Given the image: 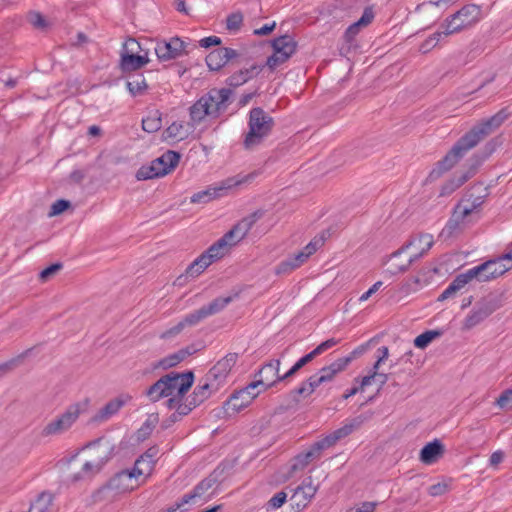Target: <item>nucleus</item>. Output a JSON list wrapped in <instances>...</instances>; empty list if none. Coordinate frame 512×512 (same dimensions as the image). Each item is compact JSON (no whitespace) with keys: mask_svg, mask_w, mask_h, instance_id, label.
Here are the masks:
<instances>
[{"mask_svg":"<svg viewBox=\"0 0 512 512\" xmlns=\"http://www.w3.org/2000/svg\"><path fill=\"white\" fill-rule=\"evenodd\" d=\"M496 405L501 409H511L512 408V390H505L496 400Z\"/></svg>","mask_w":512,"mask_h":512,"instance_id":"obj_52","label":"nucleus"},{"mask_svg":"<svg viewBox=\"0 0 512 512\" xmlns=\"http://www.w3.org/2000/svg\"><path fill=\"white\" fill-rule=\"evenodd\" d=\"M297 43L294 38L290 35H283L275 38L272 41L273 50H278V53H287L292 56L296 51Z\"/></svg>","mask_w":512,"mask_h":512,"instance_id":"obj_34","label":"nucleus"},{"mask_svg":"<svg viewBox=\"0 0 512 512\" xmlns=\"http://www.w3.org/2000/svg\"><path fill=\"white\" fill-rule=\"evenodd\" d=\"M362 423V420L356 418L353 419L350 423L345 424L344 426L336 429L326 437L319 440V443L325 449L332 447L335 445L339 440L342 438H345L346 436L350 435L356 428H358Z\"/></svg>","mask_w":512,"mask_h":512,"instance_id":"obj_21","label":"nucleus"},{"mask_svg":"<svg viewBox=\"0 0 512 512\" xmlns=\"http://www.w3.org/2000/svg\"><path fill=\"white\" fill-rule=\"evenodd\" d=\"M245 79L243 78L242 74L240 71L238 72H235L234 74H232L231 76H229L227 79H226V84L231 87V88H237V87H240L241 85L245 84Z\"/></svg>","mask_w":512,"mask_h":512,"instance_id":"obj_59","label":"nucleus"},{"mask_svg":"<svg viewBox=\"0 0 512 512\" xmlns=\"http://www.w3.org/2000/svg\"><path fill=\"white\" fill-rule=\"evenodd\" d=\"M145 394L149 398V400L153 403L158 402L162 398L169 397L170 395H169V391H168V386L166 384L164 376H162L154 384H152L146 390Z\"/></svg>","mask_w":512,"mask_h":512,"instance_id":"obj_32","label":"nucleus"},{"mask_svg":"<svg viewBox=\"0 0 512 512\" xmlns=\"http://www.w3.org/2000/svg\"><path fill=\"white\" fill-rule=\"evenodd\" d=\"M69 206H70L69 201L64 200V199H59L52 204L49 215L50 216L59 215L62 212H64L66 209H68Z\"/></svg>","mask_w":512,"mask_h":512,"instance_id":"obj_56","label":"nucleus"},{"mask_svg":"<svg viewBox=\"0 0 512 512\" xmlns=\"http://www.w3.org/2000/svg\"><path fill=\"white\" fill-rule=\"evenodd\" d=\"M237 359V353H228L207 372L208 380L210 379L222 387L232 367L236 364Z\"/></svg>","mask_w":512,"mask_h":512,"instance_id":"obj_17","label":"nucleus"},{"mask_svg":"<svg viewBox=\"0 0 512 512\" xmlns=\"http://www.w3.org/2000/svg\"><path fill=\"white\" fill-rule=\"evenodd\" d=\"M236 296L237 295L217 297L207 305L202 306L206 312L207 317L218 314L224 310V308L227 307Z\"/></svg>","mask_w":512,"mask_h":512,"instance_id":"obj_39","label":"nucleus"},{"mask_svg":"<svg viewBox=\"0 0 512 512\" xmlns=\"http://www.w3.org/2000/svg\"><path fill=\"white\" fill-rule=\"evenodd\" d=\"M477 280L479 282H488L489 276H486L483 268V263L472 267L457 275L453 281L448 285V287L439 295L438 300L444 301L450 297H452L457 291L464 288L469 282L472 280Z\"/></svg>","mask_w":512,"mask_h":512,"instance_id":"obj_8","label":"nucleus"},{"mask_svg":"<svg viewBox=\"0 0 512 512\" xmlns=\"http://www.w3.org/2000/svg\"><path fill=\"white\" fill-rule=\"evenodd\" d=\"M196 350L194 348H184L179 351L168 355L167 357L161 359L157 366H160L164 369L171 368L182 362L186 357L192 355Z\"/></svg>","mask_w":512,"mask_h":512,"instance_id":"obj_33","label":"nucleus"},{"mask_svg":"<svg viewBox=\"0 0 512 512\" xmlns=\"http://www.w3.org/2000/svg\"><path fill=\"white\" fill-rule=\"evenodd\" d=\"M78 406H70L65 412L59 414L48 422L41 430L42 437L59 436L67 432L79 418Z\"/></svg>","mask_w":512,"mask_h":512,"instance_id":"obj_9","label":"nucleus"},{"mask_svg":"<svg viewBox=\"0 0 512 512\" xmlns=\"http://www.w3.org/2000/svg\"><path fill=\"white\" fill-rule=\"evenodd\" d=\"M218 485V475L216 470L201 480L191 492L184 494L180 499L181 504L196 503L198 501L206 502L215 495Z\"/></svg>","mask_w":512,"mask_h":512,"instance_id":"obj_10","label":"nucleus"},{"mask_svg":"<svg viewBox=\"0 0 512 512\" xmlns=\"http://www.w3.org/2000/svg\"><path fill=\"white\" fill-rule=\"evenodd\" d=\"M186 327V325L184 324V321L181 320L178 324H176L175 326L171 327L170 329L166 330L165 332H163L161 334V338L162 339H168V338H171L173 336H176L177 334H179L184 328Z\"/></svg>","mask_w":512,"mask_h":512,"instance_id":"obj_62","label":"nucleus"},{"mask_svg":"<svg viewBox=\"0 0 512 512\" xmlns=\"http://www.w3.org/2000/svg\"><path fill=\"white\" fill-rule=\"evenodd\" d=\"M444 453V445L435 439L426 444L420 451V460L424 464H433Z\"/></svg>","mask_w":512,"mask_h":512,"instance_id":"obj_25","label":"nucleus"},{"mask_svg":"<svg viewBox=\"0 0 512 512\" xmlns=\"http://www.w3.org/2000/svg\"><path fill=\"white\" fill-rule=\"evenodd\" d=\"M264 215L262 210H257L250 215L244 217L235 224L227 233L224 234L230 245L240 242L251 230L253 225Z\"/></svg>","mask_w":512,"mask_h":512,"instance_id":"obj_14","label":"nucleus"},{"mask_svg":"<svg viewBox=\"0 0 512 512\" xmlns=\"http://www.w3.org/2000/svg\"><path fill=\"white\" fill-rule=\"evenodd\" d=\"M53 496L51 493H41L30 505L27 512H52Z\"/></svg>","mask_w":512,"mask_h":512,"instance_id":"obj_37","label":"nucleus"},{"mask_svg":"<svg viewBox=\"0 0 512 512\" xmlns=\"http://www.w3.org/2000/svg\"><path fill=\"white\" fill-rule=\"evenodd\" d=\"M339 342H340L339 339H335V338L327 339L326 341L319 344L315 349H313V351L316 354V356H319L322 353H324L325 351H327V350L331 349L332 347H334L335 345H337Z\"/></svg>","mask_w":512,"mask_h":512,"instance_id":"obj_57","label":"nucleus"},{"mask_svg":"<svg viewBox=\"0 0 512 512\" xmlns=\"http://www.w3.org/2000/svg\"><path fill=\"white\" fill-rule=\"evenodd\" d=\"M154 468V464L144 458L142 455L135 461L134 467L130 470L137 478L142 475H150Z\"/></svg>","mask_w":512,"mask_h":512,"instance_id":"obj_44","label":"nucleus"},{"mask_svg":"<svg viewBox=\"0 0 512 512\" xmlns=\"http://www.w3.org/2000/svg\"><path fill=\"white\" fill-rule=\"evenodd\" d=\"M377 506V502H362L350 508V512H373Z\"/></svg>","mask_w":512,"mask_h":512,"instance_id":"obj_60","label":"nucleus"},{"mask_svg":"<svg viewBox=\"0 0 512 512\" xmlns=\"http://www.w3.org/2000/svg\"><path fill=\"white\" fill-rule=\"evenodd\" d=\"M504 261L503 255L495 259H490L483 263V268L486 276H489V281L502 276L512 266H507Z\"/></svg>","mask_w":512,"mask_h":512,"instance_id":"obj_29","label":"nucleus"},{"mask_svg":"<svg viewBox=\"0 0 512 512\" xmlns=\"http://www.w3.org/2000/svg\"><path fill=\"white\" fill-rule=\"evenodd\" d=\"M243 22L241 13H232L227 17L226 26L230 31L238 30Z\"/></svg>","mask_w":512,"mask_h":512,"instance_id":"obj_54","label":"nucleus"},{"mask_svg":"<svg viewBox=\"0 0 512 512\" xmlns=\"http://www.w3.org/2000/svg\"><path fill=\"white\" fill-rule=\"evenodd\" d=\"M162 127L161 113L158 110L150 112L142 120V128L148 133H154Z\"/></svg>","mask_w":512,"mask_h":512,"instance_id":"obj_41","label":"nucleus"},{"mask_svg":"<svg viewBox=\"0 0 512 512\" xmlns=\"http://www.w3.org/2000/svg\"><path fill=\"white\" fill-rule=\"evenodd\" d=\"M323 243V238H314L301 251L291 256L297 267L299 268L301 265H303L308 260V258L323 245Z\"/></svg>","mask_w":512,"mask_h":512,"instance_id":"obj_31","label":"nucleus"},{"mask_svg":"<svg viewBox=\"0 0 512 512\" xmlns=\"http://www.w3.org/2000/svg\"><path fill=\"white\" fill-rule=\"evenodd\" d=\"M164 379L168 386L169 395L178 394L185 396L188 390L192 387L194 382V374L192 371L184 373L170 372L164 375Z\"/></svg>","mask_w":512,"mask_h":512,"instance_id":"obj_13","label":"nucleus"},{"mask_svg":"<svg viewBox=\"0 0 512 512\" xmlns=\"http://www.w3.org/2000/svg\"><path fill=\"white\" fill-rule=\"evenodd\" d=\"M261 70H262L261 66L252 65L249 68L241 69L239 71L241 72L243 78L245 79V82L247 83L249 80H251L252 78L257 76Z\"/></svg>","mask_w":512,"mask_h":512,"instance_id":"obj_61","label":"nucleus"},{"mask_svg":"<svg viewBox=\"0 0 512 512\" xmlns=\"http://www.w3.org/2000/svg\"><path fill=\"white\" fill-rule=\"evenodd\" d=\"M287 501V494L284 491L277 492L265 504L266 511H273L283 506Z\"/></svg>","mask_w":512,"mask_h":512,"instance_id":"obj_49","label":"nucleus"},{"mask_svg":"<svg viewBox=\"0 0 512 512\" xmlns=\"http://www.w3.org/2000/svg\"><path fill=\"white\" fill-rule=\"evenodd\" d=\"M320 445L317 441L307 451L296 455L291 461L288 476L292 477L296 472L304 470L311 461L318 459L324 450Z\"/></svg>","mask_w":512,"mask_h":512,"instance_id":"obj_19","label":"nucleus"},{"mask_svg":"<svg viewBox=\"0 0 512 512\" xmlns=\"http://www.w3.org/2000/svg\"><path fill=\"white\" fill-rule=\"evenodd\" d=\"M433 243V236L430 234H421L412 237L406 244L391 255L392 258H396L404 252L411 251L407 262L396 265L395 270L392 271V273L406 271L412 263L420 259L428 250L431 249Z\"/></svg>","mask_w":512,"mask_h":512,"instance_id":"obj_4","label":"nucleus"},{"mask_svg":"<svg viewBox=\"0 0 512 512\" xmlns=\"http://www.w3.org/2000/svg\"><path fill=\"white\" fill-rule=\"evenodd\" d=\"M104 462L103 461H98L96 463L94 462H90V461H87L84 463L83 467H82V471L85 473V474H94L98 471H100V469L102 468Z\"/></svg>","mask_w":512,"mask_h":512,"instance_id":"obj_64","label":"nucleus"},{"mask_svg":"<svg viewBox=\"0 0 512 512\" xmlns=\"http://www.w3.org/2000/svg\"><path fill=\"white\" fill-rule=\"evenodd\" d=\"M133 478H136L133 472H131L129 469H125L114 475L109 480L108 486L113 490L125 492L133 488V486L130 484Z\"/></svg>","mask_w":512,"mask_h":512,"instance_id":"obj_28","label":"nucleus"},{"mask_svg":"<svg viewBox=\"0 0 512 512\" xmlns=\"http://www.w3.org/2000/svg\"><path fill=\"white\" fill-rule=\"evenodd\" d=\"M148 51L142 47V42L129 38L121 53L120 67L123 72L136 71L149 63Z\"/></svg>","mask_w":512,"mask_h":512,"instance_id":"obj_6","label":"nucleus"},{"mask_svg":"<svg viewBox=\"0 0 512 512\" xmlns=\"http://www.w3.org/2000/svg\"><path fill=\"white\" fill-rule=\"evenodd\" d=\"M232 90L230 88L211 89L201 96L190 107V118L193 124L200 123L206 116L217 118L225 112L230 104Z\"/></svg>","mask_w":512,"mask_h":512,"instance_id":"obj_2","label":"nucleus"},{"mask_svg":"<svg viewBox=\"0 0 512 512\" xmlns=\"http://www.w3.org/2000/svg\"><path fill=\"white\" fill-rule=\"evenodd\" d=\"M479 190L486 191V188H483L481 184L473 186L465 197L458 203L459 206H462V209L467 208V214L469 216L484 203L487 194H476L475 192Z\"/></svg>","mask_w":512,"mask_h":512,"instance_id":"obj_24","label":"nucleus"},{"mask_svg":"<svg viewBox=\"0 0 512 512\" xmlns=\"http://www.w3.org/2000/svg\"><path fill=\"white\" fill-rule=\"evenodd\" d=\"M495 141L491 140L485 145V156L481 159L476 158L474 160V163L471 164L469 169L462 173L460 176L454 177L448 182H446L440 191L441 196H447L453 193L455 190H457L459 187H461L466 181H468L470 178H472L476 172L478 167L481 165L483 160L487 158L494 150H495Z\"/></svg>","mask_w":512,"mask_h":512,"instance_id":"obj_11","label":"nucleus"},{"mask_svg":"<svg viewBox=\"0 0 512 512\" xmlns=\"http://www.w3.org/2000/svg\"><path fill=\"white\" fill-rule=\"evenodd\" d=\"M207 315L203 307L187 314L184 318V324L186 326H195L200 323L202 320L206 319Z\"/></svg>","mask_w":512,"mask_h":512,"instance_id":"obj_48","label":"nucleus"},{"mask_svg":"<svg viewBox=\"0 0 512 512\" xmlns=\"http://www.w3.org/2000/svg\"><path fill=\"white\" fill-rule=\"evenodd\" d=\"M291 56L287 53H278V50H274V53L267 58L266 65L274 70L284 62H286Z\"/></svg>","mask_w":512,"mask_h":512,"instance_id":"obj_50","label":"nucleus"},{"mask_svg":"<svg viewBox=\"0 0 512 512\" xmlns=\"http://www.w3.org/2000/svg\"><path fill=\"white\" fill-rule=\"evenodd\" d=\"M258 387L262 388V384H257L256 379L248 384L244 389L240 390L236 394H233L230 402L233 403L235 409H240L241 407L246 406L251 400L256 398L262 389L256 391Z\"/></svg>","mask_w":512,"mask_h":512,"instance_id":"obj_23","label":"nucleus"},{"mask_svg":"<svg viewBox=\"0 0 512 512\" xmlns=\"http://www.w3.org/2000/svg\"><path fill=\"white\" fill-rule=\"evenodd\" d=\"M189 128L183 122H173L164 131V138L174 141H181L188 137Z\"/></svg>","mask_w":512,"mask_h":512,"instance_id":"obj_35","label":"nucleus"},{"mask_svg":"<svg viewBox=\"0 0 512 512\" xmlns=\"http://www.w3.org/2000/svg\"><path fill=\"white\" fill-rule=\"evenodd\" d=\"M28 21L35 29L41 31H45L50 25L46 18L41 13L36 11L29 12Z\"/></svg>","mask_w":512,"mask_h":512,"instance_id":"obj_47","label":"nucleus"},{"mask_svg":"<svg viewBox=\"0 0 512 512\" xmlns=\"http://www.w3.org/2000/svg\"><path fill=\"white\" fill-rule=\"evenodd\" d=\"M157 421V416H149L142 424V426L137 430V439L140 441L147 439L154 430Z\"/></svg>","mask_w":512,"mask_h":512,"instance_id":"obj_46","label":"nucleus"},{"mask_svg":"<svg viewBox=\"0 0 512 512\" xmlns=\"http://www.w3.org/2000/svg\"><path fill=\"white\" fill-rule=\"evenodd\" d=\"M179 153L168 150L160 157L153 160L150 165L142 166L136 173L138 180H148L169 174L178 165Z\"/></svg>","mask_w":512,"mask_h":512,"instance_id":"obj_5","label":"nucleus"},{"mask_svg":"<svg viewBox=\"0 0 512 512\" xmlns=\"http://www.w3.org/2000/svg\"><path fill=\"white\" fill-rule=\"evenodd\" d=\"M223 47L214 49L206 56V64L211 71H219L226 65Z\"/></svg>","mask_w":512,"mask_h":512,"instance_id":"obj_40","label":"nucleus"},{"mask_svg":"<svg viewBox=\"0 0 512 512\" xmlns=\"http://www.w3.org/2000/svg\"><path fill=\"white\" fill-rule=\"evenodd\" d=\"M496 308L497 307L493 300L482 299L481 301H478L464 319L463 329L470 330L479 325L486 318H488L496 310Z\"/></svg>","mask_w":512,"mask_h":512,"instance_id":"obj_12","label":"nucleus"},{"mask_svg":"<svg viewBox=\"0 0 512 512\" xmlns=\"http://www.w3.org/2000/svg\"><path fill=\"white\" fill-rule=\"evenodd\" d=\"M62 268L61 263H54L40 272V279L47 281L51 276L56 274Z\"/></svg>","mask_w":512,"mask_h":512,"instance_id":"obj_58","label":"nucleus"},{"mask_svg":"<svg viewBox=\"0 0 512 512\" xmlns=\"http://www.w3.org/2000/svg\"><path fill=\"white\" fill-rule=\"evenodd\" d=\"M448 490V485L446 483H437V484H433L429 487L428 489V493L429 495L431 496H441L443 495L444 493H446Z\"/></svg>","mask_w":512,"mask_h":512,"instance_id":"obj_63","label":"nucleus"},{"mask_svg":"<svg viewBox=\"0 0 512 512\" xmlns=\"http://www.w3.org/2000/svg\"><path fill=\"white\" fill-rule=\"evenodd\" d=\"M230 242L226 239V237L223 235L219 240H217L214 244H212L205 253L210 256L211 261L214 262L215 260H218L222 258L228 251V248L230 247Z\"/></svg>","mask_w":512,"mask_h":512,"instance_id":"obj_38","label":"nucleus"},{"mask_svg":"<svg viewBox=\"0 0 512 512\" xmlns=\"http://www.w3.org/2000/svg\"><path fill=\"white\" fill-rule=\"evenodd\" d=\"M444 27L445 25H443L441 27V29H439L438 31H436L435 33H433L432 35H430L427 39H425L419 46V51L423 54H426L428 53L429 51H431L434 47H436V45L438 44V42H440L444 37H447L448 35H445L443 32H444Z\"/></svg>","mask_w":512,"mask_h":512,"instance_id":"obj_42","label":"nucleus"},{"mask_svg":"<svg viewBox=\"0 0 512 512\" xmlns=\"http://www.w3.org/2000/svg\"><path fill=\"white\" fill-rule=\"evenodd\" d=\"M126 86L129 92L134 96L142 94L147 88L145 78L141 74L131 77L127 81Z\"/></svg>","mask_w":512,"mask_h":512,"instance_id":"obj_43","label":"nucleus"},{"mask_svg":"<svg viewBox=\"0 0 512 512\" xmlns=\"http://www.w3.org/2000/svg\"><path fill=\"white\" fill-rule=\"evenodd\" d=\"M297 265L294 263L293 259L291 257L281 261L276 267H275V273L277 275L281 274H289L293 270L297 269Z\"/></svg>","mask_w":512,"mask_h":512,"instance_id":"obj_51","label":"nucleus"},{"mask_svg":"<svg viewBox=\"0 0 512 512\" xmlns=\"http://www.w3.org/2000/svg\"><path fill=\"white\" fill-rule=\"evenodd\" d=\"M205 252L196 258L186 269L185 273L188 277L195 278L200 275L213 262Z\"/></svg>","mask_w":512,"mask_h":512,"instance_id":"obj_36","label":"nucleus"},{"mask_svg":"<svg viewBox=\"0 0 512 512\" xmlns=\"http://www.w3.org/2000/svg\"><path fill=\"white\" fill-rule=\"evenodd\" d=\"M248 126L249 131L244 137L243 145L245 149L251 150L269 135L274 126V120L262 108L256 107L249 112Z\"/></svg>","mask_w":512,"mask_h":512,"instance_id":"obj_3","label":"nucleus"},{"mask_svg":"<svg viewBox=\"0 0 512 512\" xmlns=\"http://www.w3.org/2000/svg\"><path fill=\"white\" fill-rule=\"evenodd\" d=\"M442 335V332L438 330H428L420 335H418L414 339V345L417 348L424 349L426 348L434 339L440 337Z\"/></svg>","mask_w":512,"mask_h":512,"instance_id":"obj_45","label":"nucleus"},{"mask_svg":"<svg viewBox=\"0 0 512 512\" xmlns=\"http://www.w3.org/2000/svg\"><path fill=\"white\" fill-rule=\"evenodd\" d=\"M196 407H197V405L192 404V399L190 397H188L185 399V401L182 400L179 402L176 412L181 417H184V416L188 415Z\"/></svg>","mask_w":512,"mask_h":512,"instance_id":"obj_55","label":"nucleus"},{"mask_svg":"<svg viewBox=\"0 0 512 512\" xmlns=\"http://www.w3.org/2000/svg\"><path fill=\"white\" fill-rule=\"evenodd\" d=\"M220 388L217 383L210 379L208 380V376L205 375L189 397L192 399V404L199 406Z\"/></svg>","mask_w":512,"mask_h":512,"instance_id":"obj_22","label":"nucleus"},{"mask_svg":"<svg viewBox=\"0 0 512 512\" xmlns=\"http://www.w3.org/2000/svg\"><path fill=\"white\" fill-rule=\"evenodd\" d=\"M280 360L273 359L264 364L254 375L257 384H262V390L266 391L279 382Z\"/></svg>","mask_w":512,"mask_h":512,"instance_id":"obj_18","label":"nucleus"},{"mask_svg":"<svg viewBox=\"0 0 512 512\" xmlns=\"http://www.w3.org/2000/svg\"><path fill=\"white\" fill-rule=\"evenodd\" d=\"M351 363V357H341L329 364V368L333 370L336 375L343 372Z\"/></svg>","mask_w":512,"mask_h":512,"instance_id":"obj_53","label":"nucleus"},{"mask_svg":"<svg viewBox=\"0 0 512 512\" xmlns=\"http://www.w3.org/2000/svg\"><path fill=\"white\" fill-rule=\"evenodd\" d=\"M154 50L160 61L176 59L187 54L186 44L178 37H173L169 41L157 42Z\"/></svg>","mask_w":512,"mask_h":512,"instance_id":"obj_15","label":"nucleus"},{"mask_svg":"<svg viewBox=\"0 0 512 512\" xmlns=\"http://www.w3.org/2000/svg\"><path fill=\"white\" fill-rule=\"evenodd\" d=\"M232 185L233 184L221 185L218 187H208L205 190L194 193L191 196L190 201H191V203H199V204L208 203L211 200L222 196L223 192L226 191L228 188L232 187Z\"/></svg>","mask_w":512,"mask_h":512,"instance_id":"obj_26","label":"nucleus"},{"mask_svg":"<svg viewBox=\"0 0 512 512\" xmlns=\"http://www.w3.org/2000/svg\"><path fill=\"white\" fill-rule=\"evenodd\" d=\"M324 384V381L320 379L318 373L311 375L307 380L303 381L299 387L291 391L294 399L297 400V396H310L320 385Z\"/></svg>","mask_w":512,"mask_h":512,"instance_id":"obj_30","label":"nucleus"},{"mask_svg":"<svg viewBox=\"0 0 512 512\" xmlns=\"http://www.w3.org/2000/svg\"><path fill=\"white\" fill-rule=\"evenodd\" d=\"M126 400L118 397L109 401L102 407L93 417L95 422H104L116 415L119 410L125 405Z\"/></svg>","mask_w":512,"mask_h":512,"instance_id":"obj_27","label":"nucleus"},{"mask_svg":"<svg viewBox=\"0 0 512 512\" xmlns=\"http://www.w3.org/2000/svg\"><path fill=\"white\" fill-rule=\"evenodd\" d=\"M480 16L481 9L478 5H465L446 20L443 33L445 35L456 33L461 29L478 22L480 20Z\"/></svg>","mask_w":512,"mask_h":512,"instance_id":"obj_7","label":"nucleus"},{"mask_svg":"<svg viewBox=\"0 0 512 512\" xmlns=\"http://www.w3.org/2000/svg\"><path fill=\"white\" fill-rule=\"evenodd\" d=\"M467 211V208L462 209V206L457 204L450 219L442 230V235L450 237L463 230L467 223L466 220L469 217Z\"/></svg>","mask_w":512,"mask_h":512,"instance_id":"obj_20","label":"nucleus"},{"mask_svg":"<svg viewBox=\"0 0 512 512\" xmlns=\"http://www.w3.org/2000/svg\"><path fill=\"white\" fill-rule=\"evenodd\" d=\"M509 113L506 109H501L495 115L474 125L465 133L450 149V151L436 163L430 171L428 179L434 181L441 177L445 172L452 169L464 155L482 140L497 130L508 118Z\"/></svg>","mask_w":512,"mask_h":512,"instance_id":"obj_1","label":"nucleus"},{"mask_svg":"<svg viewBox=\"0 0 512 512\" xmlns=\"http://www.w3.org/2000/svg\"><path fill=\"white\" fill-rule=\"evenodd\" d=\"M318 490V486L313 484L311 477L303 480L302 484L294 489L290 497L291 504L297 511L303 510L312 500Z\"/></svg>","mask_w":512,"mask_h":512,"instance_id":"obj_16","label":"nucleus"}]
</instances>
